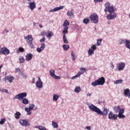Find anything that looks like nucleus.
<instances>
[{
	"mask_svg": "<svg viewBox=\"0 0 130 130\" xmlns=\"http://www.w3.org/2000/svg\"><path fill=\"white\" fill-rule=\"evenodd\" d=\"M86 105L88 106L90 110L93 112H95L97 114L102 115L104 117H106L107 116V114H108V112H109V110L107 109V108H104L102 111L100 109H99V108L89 102L86 103Z\"/></svg>",
	"mask_w": 130,
	"mask_h": 130,
	"instance_id": "nucleus-1",
	"label": "nucleus"
},
{
	"mask_svg": "<svg viewBox=\"0 0 130 130\" xmlns=\"http://www.w3.org/2000/svg\"><path fill=\"white\" fill-rule=\"evenodd\" d=\"M26 97H27V92H21L16 95L15 97L13 98V100H18L20 101H22V104H24V105H27L29 104V100L26 99Z\"/></svg>",
	"mask_w": 130,
	"mask_h": 130,
	"instance_id": "nucleus-2",
	"label": "nucleus"
},
{
	"mask_svg": "<svg viewBox=\"0 0 130 130\" xmlns=\"http://www.w3.org/2000/svg\"><path fill=\"white\" fill-rule=\"evenodd\" d=\"M104 84H105V78L104 77H102L91 82V85L93 87H96V86H103Z\"/></svg>",
	"mask_w": 130,
	"mask_h": 130,
	"instance_id": "nucleus-3",
	"label": "nucleus"
},
{
	"mask_svg": "<svg viewBox=\"0 0 130 130\" xmlns=\"http://www.w3.org/2000/svg\"><path fill=\"white\" fill-rule=\"evenodd\" d=\"M105 12L107 13L108 12L110 13H113L114 12V8L113 6H110V3L109 2H107L105 4Z\"/></svg>",
	"mask_w": 130,
	"mask_h": 130,
	"instance_id": "nucleus-4",
	"label": "nucleus"
},
{
	"mask_svg": "<svg viewBox=\"0 0 130 130\" xmlns=\"http://www.w3.org/2000/svg\"><path fill=\"white\" fill-rule=\"evenodd\" d=\"M24 39L26 41V42H27L31 48H34V45H33L32 42V41H33V37H32V35H29L25 37Z\"/></svg>",
	"mask_w": 130,
	"mask_h": 130,
	"instance_id": "nucleus-5",
	"label": "nucleus"
},
{
	"mask_svg": "<svg viewBox=\"0 0 130 130\" xmlns=\"http://www.w3.org/2000/svg\"><path fill=\"white\" fill-rule=\"evenodd\" d=\"M89 18L91 21L92 23H93V24H98V22H99V17H98V15H97L96 13L92 14L89 16Z\"/></svg>",
	"mask_w": 130,
	"mask_h": 130,
	"instance_id": "nucleus-6",
	"label": "nucleus"
},
{
	"mask_svg": "<svg viewBox=\"0 0 130 130\" xmlns=\"http://www.w3.org/2000/svg\"><path fill=\"white\" fill-rule=\"evenodd\" d=\"M19 123L21 126H30L31 125V124L29 123V120L28 119L20 120Z\"/></svg>",
	"mask_w": 130,
	"mask_h": 130,
	"instance_id": "nucleus-7",
	"label": "nucleus"
},
{
	"mask_svg": "<svg viewBox=\"0 0 130 130\" xmlns=\"http://www.w3.org/2000/svg\"><path fill=\"white\" fill-rule=\"evenodd\" d=\"M10 53V50L6 47H3L0 49V54L2 55H8Z\"/></svg>",
	"mask_w": 130,
	"mask_h": 130,
	"instance_id": "nucleus-8",
	"label": "nucleus"
},
{
	"mask_svg": "<svg viewBox=\"0 0 130 130\" xmlns=\"http://www.w3.org/2000/svg\"><path fill=\"white\" fill-rule=\"evenodd\" d=\"M109 119L112 120H116L117 119V115L116 114H113L112 111H110L108 114Z\"/></svg>",
	"mask_w": 130,
	"mask_h": 130,
	"instance_id": "nucleus-9",
	"label": "nucleus"
},
{
	"mask_svg": "<svg viewBox=\"0 0 130 130\" xmlns=\"http://www.w3.org/2000/svg\"><path fill=\"white\" fill-rule=\"evenodd\" d=\"M54 73H55V71L54 70L52 69L50 71V75L52 78L53 79H55V80H59L60 79V77L59 76H56Z\"/></svg>",
	"mask_w": 130,
	"mask_h": 130,
	"instance_id": "nucleus-10",
	"label": "nucleus"
},
{
	"mask_svg": "<svg viewBox=\"0 0 130 130\" xmlns=\"http://www.w3.org/2000/svg\"><path fill=\"white\" fill-rule=\"evenodd\" d=\"M28 5L27 8L30 9L31 11H33V10L36 8V3L35 2H28Z\"/></svg>",
	"mask_w": 130,
	"mask_h": 130,
	"instance_id": "nucleus-11",
	"label": "nucleus"
},
{
	"mask_svg": "<svg viewBox=\"0 0 130 130\" xmlns=\"http://www.w3.org/2000/svg\"><path fill=\"white\" fill-rule=\"evenodd\" d=\"M116 13L114 12L113 13H110L107 16V19L108 21H110V20H113V19H115L116 18Z\"/></svg>",
	"mask_w": 130,
	"mask_h": 130,
	"instance_id": "nucleus-12",
	"label": "nucleus"
},
{
	"mask_svg": "<svg viewBox=\"0 0 130 130\" xmlns=\"http://www.w3.org/2000/svg\"><path fill=\"white\" fill-rule=\"evenodd\" d=\"M125 68V63L121 62L117 64V69L118 71H123Z\"/></svg>",
	"mask_w": 130,
	"mask_h": 130,
	"instance_id": "nucleus-13",
	"label": "nucleus"
},
{
	"mask_svg": "<svg viewBox=\"0 0 130 130\" xmlns=\"http://www.w3.org/2000/svg\"><path fill=\"white\" fill-rule=\"evenodd\" d=\"M45 47H46V45H45V44H44V43H42L41 44L40 47H38L37 48V51L39 53H40V52L43 51V50H44V49H45Z\"/></svg>",
	"mask_w": 130,
	"mask_h": 130,
	"instance_id": "nucleus-14",
	"label": "nucleus"
},
{
	"mask_svg": "<svg viewBox=\"0 0 130 130\" xmlns=\"http://www.w3.org/2000/svg\"><path fill=\"white\" fill-rule=\"evenodd\" d=\"M64 8V6H60L59 7H55V8L53 9H51L49 11V13H53V12H57V11H60V10H62Z\"/></svg>",
	"mask_w": 130,
	"mask_h": 130,
	"instance_id": "nucleus-15",
	"label": "nucleus"
},
{
	"mask_svg": "<svg viewBox=\"0 0 130 130\" xmlns=\"http://www.w3.org/2000/svg\"><path fill=\"white\" fill-rule=\"evenodd\" d=\"M32 58H33V54L31 53H27L25 55V60L27 61H30V60H32Z\"/></svg>",
	"mask_w": 130,
	"mask_h": 130,
	"instance_id": "nucleus-16",
	"label": "nucleus"
},
{
	"mask_svg": "<svg viewBox=\"0 0 130 130\" xmlns=\"http://www.w3.org/2000/svg\"><path fill=\"white\" fill-rule=\"evenodd\" d=\"M36 86L37 88H39V89H41L42 87H43V82H42V81H37Z\"/></svg>",
	"mask_w": 130,
	"mask_h": 130,
	"instance_id": "nucleus-17",
	"label": "nucleus"
},
{
	"mask_svg": "<svg viewBox=\"0 0 130 130\" xmlns=\"http://www.w3.org/2000/svg\"><path fill=\"white\" fill-rule=\"evenodd\" d=\"M123 93L125 96L128 97V98H130V90L129 89L127 88L124 90Z\"/></svg>",
	"mask_w": 130,
	"mask_h": 130,
	"instance_id": "nucleus-18",
	"label": "nucleus"
},
{
	"mask_svg": "<svg viewBox=\"0 0 130 130\" xmlns=\"http://www.w3.org/2000/svg\"><path fill=\"white\" fill-rule=\"evenodd\" d=\"M58 98H59V95H58L56 94H53V97H52L53 101H55V102H56V101L58 100Z\"/></svg>",
	"mask_w": 130,
	"mask_h": 130,
	"instance_id": "nucleus-19",
	"label": "nucleus"
},
{
	"mask_svg": "<svg viewBox=\"0 0 130 130\" xmlns=\"http://www.w3.org/2000/svg\"><path fill=\"white\" fill-rule=\"evenodd\" d=\"M67 15L68 17H69V18H74L75 16L74 15V12H72L71 11H68Z\"/></svg>",
	"mask_w": 130,
	"mask_h": 130,
	"instance_id": "nucleus-20",
	"label": "nucleus"
},
{
	"mask_svg": "<svg viewBox=\"0 0 130 130\" xmlns=\"http://www.w3.org/2000/svg\"><path fill=\"white\" fill-rule=\"evenodd\" d=\"M68 30H69V27H64L63 28V30L62 31L63 36H66V34H68L69 33V31H68Z\"/></svg>",
	"mask_w": 130,
	"mask_h": 130,
	"instance_id": "nucleus-21",
	"label": "nucleus"
},
{
	"mask_svg": "<svg viewBox=\"0 0 130 130\" xmlns=\"http://www.w3.org/2000/svg\"><path fill=\"white\" fill-rule=\"evenodd\" d=\"M113 109L115 113H118L119 112L120 108L119 107V106H115L114 107Z\"/></svg>",
	"mask_w": 130,
	"mask_h": 130,
	"instance_id": "nucleus-22",
	"label": "nucleus"
},
{
	"mask_svg": "<svg viewBox=\"0 0 130 130\" xmlns=\"http://www.w3.org/2000/svg\"><path fill=\"white\" fill-rule=\"evenodd\" d=\"M46 35L48 38H51L53 36V32L51 31H49Z\"/></svg>",
	"mask_w": 130,
	"mask_h": 130,
	"instance_id": "nucleus-23",
	"label": "nucleus"
},
{
	"mask_svg": "<svg viewBox=\"0 0 130 130\" xmlns=\"http://www.w3.org/2000/svg\"><path fill=\"white\" fill-rule=\"evenodd\" d=\"M6 79L8 80L9 83H13V81H14V77L12 76H8L6 77Z\"/></svg>",
	"mask_w": 130,
	"mask_h": 130,
	"instance_id": "nucleus-24",
	"label": "nucleus"
},
{
	"mask_svg": "<svg viewBox=\"0 0 130 130\" xmlns=\"http://www.w3.org/2000/svg\"><path fill=\"white\" fill-rule=\"evenodd\" d=\"M35 128H38L39 130H46V128L43 126L37 125L35 126Z\"/></svg>",
	"mask_w": 130,
	"mask_h": 130,
	"instance_id": "nucleus-25",
	"label": "nucleus"
},
{
	"mask_svg": "<svg viewBox=\"0 0 130 130\" xmlns=\"http://www.w3.org/2000/svg\"><path fill=\"white\" fill-rule=\"evenodd\" d=\"M81 87L77 86L75 87L74 91L75 92V93H80V92H81Z\"/></svg>",
	"mask_w": 130,
	"mask_h": 130,
	"instance_id": "nucleus-26",
	"label": "nucleus"
},
{
	"mask_svg": "<svg viewBox=\"0 0 130 130\" xmlns=\"http://www.w3.org/2000/svg\"><path fill=\"white\" fill-rule=\"evenodd\" d=\"M71 57H72V59L73 61L76 60V54H75V51H72Z\"/></svg>",
	"mask_w": 130,
	"mask_h": 130,
	"instance_id": "nucleus-27",
	"label": "nucleus"
},
{
	"mask_svg": "<svg viewBox=\"0 0 130 130\" xmlns=\"http://www.w3.org/2000/svg\"><path fill=\"white\" fill-rule=\"evenodd\" d=\"M14 116L16 119H19V118H20L21 117V113H20V112H16L14 115Z\"/></svg>",
	"mask_w": 130,
	"mask_h": 130,
	"instance_id": "nucleus-28",
	"label": "nucleus"
},
{
	"mask_svg": "<svg viewBox=\"0 0 130 130\" xmlns=\"http://www.w3.org/2000/svg\"><path fill=\"white\" fill-rule=\"evenodd\" d=\"M123 80L122 79H119V80H117L114 81V84L115 85H117V84H121V83H122Z\"/></svg>",
	"mask_w": 130,
	"mask_h": 130,
	"instance_id": "nucleus-29",
	"label": "nucleus"
},
{
	"mask_svg": "<svg viewBox=\"0 0 130 130\" xmlns=\"http://www.w3.org/2000/svg\"><path fill=\"white\" fill-rule=\"evenodd\" d=\"M87 71V69L86 68H80V72H78V74H80L81 75H83L85 73V71Z\"/></svg>",
	"mask_w": 130,
	"mask_h": 130,
	"instance_id": "nucleus-30",
	"label": "nucleus"
},
{
	"mask_svg": "<svg viewBox=\"0 0 130 130\" xmlns=\"http://www.w3.org/2000/svg\"><path fill=\"white\" fill-rule=\"evenodd\" d=\"M94 54V50L93 49L89 48L88 51V55L89 56L93 55Z\"/></svg>",
	"mask_w": 130,
	"mask_h": 130,
	"instance_id": "nucleus-31",
	"label": "nucleus"
},
{
	"mask_svg": "<svg viewBox=\"0 0 130 130\" xmlns=\"http://www.w3.org/2000/svg\"><path fill=\"white\" fill-rule=\"evenodd\" d=\"M24 51H25V49L23 47H19L16 52L17 53H20V52H24Z\"/></svg>",
	"mask_w": 130,
	"mask_h": 130,
	"instance_id": "nucleus-32",
	"label": "nucleus"
},
{
	"mask_svg": "<svg viewBox=\"0 0 130 130\" xmlns=\"http://www.w3.org/2000/svg\"><path fill=\"white\" fill-rule=\"evenodd\" d=\"M52 124L54 128H57V127H58V125L57 124V123H56V122L53 121H52Z\"/></svg>",
	"mask_w": 130,
	"mask_h": 130,
	"instance_id": "nucleus-33",
	"label": "nucleus"
},
{
	"mask_svg": "<svg viewBox=\"0 0 130 130\" xmlns=\"http://www.w3.org/2000/svg\"><path fill=\"white\" fill-rule=\"evenodd\" d=\"M125 46L127 48H128V49H130V41L126 40V44Z\"/></svg>",
	"mask_w": 130,
	"mask_h": 130,
	"instance_id": "nucleus-34",
	"label": "nucleus"
},
{
	"mask_svg": "<svg viewBox=\"0 0 130 130\" xmlns=\"http://www.w3.org/2000/svg\"><path fill=\"white\" fill-rule=\"evenodd\" d=\"M68 26H70V23L68 21V20H65L63 23V27H68Z\"/></svg>",
	"mask_w": 130,
	"mask_h": 130,
	"instance_id": "nucleus-35",
	"label": "nucleus"
},
{
	"mask_svg": "<svg viewBox=\"0 0 130 130\" xmlns=\"http://www.w3.org/2000/svg\"><path fill=\"white\" fill-rule=\"evenodd\" d=\"M63 49L65 51L68 50V49H70V45H62Z\"/></svg>",
	"mask_w": 130,
	"mask_h": 130,
	"instance_id": "nucleus-36",
	"label": "nucleus"
},
{
	"mask_svg": "<svg viewBox=\"0 0 130 130\" xmlns=\"http://www.w3.org/2000/svg\"><path fill=\"white\" fill-rule=\"evenodd\" d=\"M117 117H119V119H121L122 118H124L125 117V116L123 115V114H118L117 115Z\"/></svg>",
	"mask_w": 130,
	"mask_h": 130,
	"instance_id": "nucleus-37",
	"label": "nucleus"
},
{
	"mask_svg": "<svg viewBox=\"0 0 130 130\" xmlns=\"http://www.w3.org/2000/svg\"><path fill=\"white\" fill-rule=\"evenodd\" d=\"M63 41L64 43L69 44V41H68V38H67V36H63Z\"/></svg>",
	"mask_w": 130,
	"mask_h": 130,
	"instance_id": "nucleus-38",
	"label": "nucleus"
},
{
	"mask_svg": "<svg viewBox=\"0 0 130 130\" xmlns=\"http://www.w3.org/2000/svg\"><path fill=\"white\" fill-rule=\"evenodd\" d=\"M25 111L27 112V115H31V110L28 109V108H25Z\"/></svg>",
	"mask_w": 130,
	"mask_h": 130,
	"instance_id": "nucleus-39",
	"label": "nucleus"
},
{
	"mask_svg": "<svg viewBox=\"0 0 130 130\" xmlns=\"http://www.w3.org/2000/svg\"><path fill=\"white\" fill-rule=\"evenodd\" d=\"M35 107V104H31L29 105V108H27V109L33 110L34 108Z\"/></svg>",
	"mask_w": 130,
	"mask_h": 130,
	"instance_id": "nucleus-40",
	"label": "nucleus"
},
{
	"mask_svg": "<svg viewBox=\"0 0 130 130\" xmlns=\"http://www.w3.org/2000/svg\"><path fill=\"white\" fill-rule=\"evenodd\" d=\"M90 22V20L88 18H85L83 19V23L84 24H88Z\"/></svg>",
	"mask_w": 130,
	"mask_h": 130,
	"instance_id": "nucleus-41",
	"label": "nucleus"
},
{
	"mask_svg": "<svg viewBox=\"0 0 130 130\" xmlns=\"http://www.w3.org/2000/svg\"><path fill=\"white\" fill-rule=\"evenodd\" d=\"M19 60L20 61L21 63L25 62V58L23 56L19 57Z\"/></svg>",
	"mask_w": 130,
	"mask_h": 130,
	"instance_id": "nucleus-42",
	"label": "nucleus"
},
{
	"mask_svg": "<svg viewBox=\"0 0 130 130\" xmlns=\"http://www.w3.org/2000/svg\"><path fill=\"white\" fill-rule=\"evenodd\" d=\"M6 122V118H2L0 120V124H4Z\"/></svg>",
	"mask_w": 130,
	"mask_h": 130,
	"instance_id": "nucleus-43",
	"label": "nucleus"
},
{
	"mask_svg": "<svg viewBox=\"0 0 130 130\" xmlns=\"http://www.w3.org/2000/svg\"><path fill=\"white\" fill-rule=\"evenodd\" d=\"M80 73H77L76 75V76H73L71 79H72V80H75V79H76V78H79V77H80Z\"/></svg>",
	"mask_w": 130,
	"mask_h": 130,
	"instance_id": "nucleus-44",
	"label": "nucleus"
},
{
	"mask_svg": "<svg viewBox=\"0 0 130 130\" xmlns=\"http://www.w3.org/2000/svg\"><path fill=\"white\" fill-rule=\"evenodd\" d=\"M0 91L1 92H4L5 93H7V94H9V91L7 89H6L0 88Z\"/></svg>",
	"mask_w": 130,
	"mask_h": 130,
	"instance_id": "nucleus-45",
	"label": "nucleus"
},
{
	"mask_svg": "<svg viewBox=\"0 0 130 130\" xmlns=\"http://www.w3.org/2000/svg\"><path fill=\"white\" fill-rule=\"evenodd\" d=\"M21 76L23 79H27V75H26L25 74H24V72H21Z\"/></svg>",
	"mask_w": 130,
	"mask_h": 130,
	"instance_id": "nucleus-46",
	"label": "nucleus"
},
{
	"mask_svg": "<svg viewBox=\"0 0 130 130\" xmlns=\"http://www.w3.org/2000/svg\"><path fill=\"white\" fill-rule=\"evenodd\" d=\"M102 42V39H100L97 40V44L99 46H100L101 42Z\"/></svg>",
	"mask_w": 130,
	"mask_h": 130,
	"instance_id": "nucleus-47",
	"label": "nucleus"
},
{
	"mask_svg": "<svg viewBox=\"0 0 130 130\" xmlns=\"http://www.w3.org/2000/svg\"><path fill=\"white\" fill-rule=\"evenodd\" d=\"M90 49H92L93 50H96L97 47H96V45H93L90 47Z\"/></svg>",
	"mask_w": 130,
	"mask_h": 130,
	"instance_id": "nucleus-48",
	"label": "nucleus"
},
{
	"mask_svg": "<svg viewBox=\"0 0 130 130\" xmlns=\"http://www.w3.org/2000/svg\"><path fill=\"white\" fill-rule=\"evenodd\" d=\"M124 113V109H120L118 114H123Z\"/></svg>",
	"mask_w": 130,
	"mask_h": 130,
	"instance_id": "nucleus-49",
	"label": "nucleus"
},
{
	"mask_svg": "<svg viewBox=\"0 0 130 130\" xmlns=\"http://www.w3.org/2000/svg\"><path fill=\"white\" fill-rule=\"evenodd\" d=\"M125 42L126 43V40H121V41H120L119 44H122L123 43H125Z\"/></svg>",
	"mask_w": 130,
	"mask_h": 130,
	"instance_id": "nucleus-50",
	"label": "nucleus"
},
{
	"mask_svg": "<svg viewBox=\"0 0 130 130\" xmlns=\"http://www.w3.org/2000/svg\"><path fill=\"white\" fill-rule=\"evenodd\" d=\"M15 72H16V73H18V72H20V74H21V72H22V71H21V69H20V68H16V69H15Z\"/></svg>",
	"mask_w": 130,
	"mask_h": 130,
	"instance_id": "nucleus-51",
	"label": "nucleus"
},
{
	"mask_svg": "<svg viewBox=\"0 0 130 130\" xmlns=\"http://www.w3.org/2000/svg\"><path fill=\"white\" fill-rule=\"evenodd\" d=\"M46 39L45 37H43L42 39L40 40V42H44V41H45Z\"/></svg>",
	"mask_w": 130,
	"mask_h": 130,
	"instance_id": "nucleus-52",
	"label": "nucleus"
},
{
	"mask_svg": "<svg viewBox=\"0 0 130 130\" xmlns=\"http://www.w3.org/2000/svg\"><path fill=\"white\" fill-rule=\"evenodd\" d=\"M41 35H42V36H45V35H46V31H42Z\"/></svg>",
	"mask_w": 130,
	"mask_h": 130,
	"instance_id": "nucleus-53",
	"label": "nucleus"
},
{
	"mask_svg": "<svg viewBox=\"0 0 130 130\" xmlns=\"http://www.w3.org/2000/svg\"><path fill=\"white\" fill-rule=\"evenodd\" d=\"M86 129L87 130H91V128H92V127L90 126H87L85 127Z\"/></svg>",
	"mask_w": 130,
	"mask_h": 130,
	"instance_id": "nucleus-54",
	"label": "nucleus"
},
{
	"mask_svg": "<svg viewBox=\"0 0 130 130\" xmlns=\"http://www.w3.org/2000/svg\"><path fill=\"white\" fill-rule=\"evenodd\" d=\"M103 0H94V3H101Z\"/></svg>",
	"mask_w": 130,
	"mask_h": 130,
	"instance_id": "nucleus-55",
	"label": "nucleus"
},
{
	"mask_svg": "<svg viewBox=\"0 0 130 130\" xmlns=\"http://www.w3.org/2000/svg\"><path fill=\"white\" fill-rule=\"evenodd\" d=\"M111 67L112 70L114 69V65H113V63H111Z\"/></svg>",
	"mask_w": 130,
	"mask_h": 130,
	"instance_id": "nucleus-56",
	"label": "nucleus"
},
{
	"mask_svg": "<svg viewBox=\"0 0 130 130\" xmlns=\"http://www.w3.org/2000/svg\"><path fill=\"white\" fill-rule=\"evenodd\" d=\"M75 28H76V29H77V30H78L79 31V30H80V28H79V26L76 25L75 26Z\"/></svg>",
	"mask_w": 130,
	"mask_h": 130,
	"instance_id": "nucleus-57",
	"label": "nucleus"
},
{
	"mask_svg": "<svg viewBox=\"0 0 130 130\" xmlns=\"http://www.w3.org/2000/svg\"><path fill=\"white\" fill-rule=\"evenodd\" d=\"M91 95H92V94L88 93H87L86 96L87 97H90V96H91Z\"/></svg>",
	"mask_w": 130,
	"mask_h": 130,
	"instance_id": "nucleus-58",
	"label": "nucleus"
},
{
	"mask_svg": "<svg viewBox=\"0 0 130 130\" xmlns=\"http://www.w3.org/2000/svg\"><path fill=\"white\" fill-rule=\"evenodd\" d=\"M38 81L37 82H41V79L40 78V77H38Z\"/></svg>",
	"mask_w": 130,
	"mask_h": 130,
	"instance_id": "nucleus-59",
	"label": "nucleus"
},
{
	"mask_svg": "<svg viewBox=\"0 0 130 130\" xmlns=\"http://www.w3.org/2000/svg\"><path fill=\"white\" fill-rule=\"evenodd\" d=\"M34 83H35V79L34 78H32V83L34 84Z\"/></svg>",
	"mask_w": 130,
	"mask_h": 130,
	"instance_id": "nucleus-60",
	"label": "nucleus"
},
{
	"mask_svg": "<svg viewBox=\"0 0 130 130\" xmlns=\"http://www.w3.org/2000/svg\"><path fill=\"white\" fill-rule=\"evenodd\" d=\"M33 25H34V27H36V23L34 22L33 23Z\"/></svg>",
	"mask_w": 130,
	"mask_h": 130,
	"instance_id": "nucleus-61",
	"label": "nucleus"
},
{
	"mask_svg": "<svg viewBox=\"0 0 130 130\" xmlns=\"http://www.w3.org/2000/svg\"><path fill=\"white\" fill-rule=\"evenodd\" d=\"M3 65H1L0 66V73H1V70L2 69V68H3Z\"/></svg>",
	"mask_w": 130,
	"mask_h": 130,
	"instance_id": "nucleus-62",
	"label": "nucleus"
},
{
	"mask_svg": "<svg viewBox=\"0 0 130 130\" xmlns=\"http://www.w3.org/2000/svg\"><path fill=\"white\" fill-rule=\"evenodd\" d=\"M10 127H14V126L13 125V124H10Z\"/></svg>",
	"mask_w": 130,
	"mask_h": 130,
	"instance_id": "nucleus-63",
	"label": "nucleus"
},
{
	"mask_svg": "<svg viewBox=\"0 0 130 130\" xmlns=\"http://www.w3.org/2000/svg\"><path fill=\"white\" fill-rule=\"evenodd\" d=\"M26 1L28 2V3H30L31 1H34V0H26Z\"/></svg>",
	"mask_w": 130,
	"mask_h": 130,
	"instance_id": "nucleus-64",
	"label": "nucleus"
}]
</instances>
